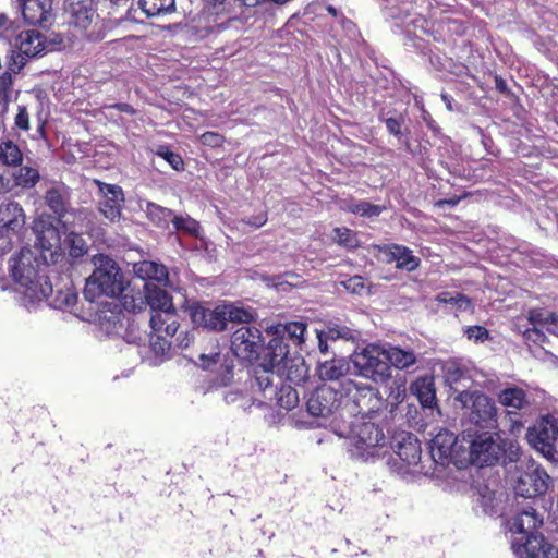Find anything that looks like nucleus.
I'll list each match as a JSON object with an SVG mask.
<instances>
[{"instance_id": "1", "label": "nucleus", "mask_w": 558, "mask_h": 558, "mask_svg": "<svg viewBox=\"0 0 558 558\" xmlns=\"http://www.w3.org/2000/svg\"><path fill=\"white\" fill-rule=\"evenodd\" d=\"M52 266L56 265L44 260L36 251L22 248L10 258L9 272L31 302H39L51 292L49 269Z\"/></svg>"}, {"instance_id": "2", "label": "nucleus", "mask_w": 558, "mask_h": 558, "mask_svg": "<svg viewBox=\"0 0 558 558\" xmlns=\"http://www.w3.org/2000/svg\"><path fill=\"white\" fill-rule=\"evenodd\" d=\"M363 416H352L349 414L345 417L344 412L336 416L331 423V430L340 438L348 439L355 448L352 456L361 459H367L373 456V450L377 447H384L386 444V436L383 428Z\"/></svg>"}, {"instance_id": "3", "label": "nucleus", "mask_w": 558, "mask_h": 558, "mask_svg": "<svg viewBox=\"0 0 558 558\" xmlns=\"http://www.w3.org/2000/svg\"><path fill=\"white\" fill-rule=\"evenodd\" d=\"M94 270L86 278L83 291L85 300L90 303L97 302L98 298L105 295L117 298L126 290L128 281L118 263L106 254H96L92 257Z\"/></svg>"}, {"instance_id": "4", "label": "nucleus", "mask_w": 558, "mask_h": 558, "mask_svg": "<svg viewBox=\"0 0 558 558\" xmlns=\"http://www.w3.org/2000/svg\"><path fill=\"white\" fill-rule=\"evenodd\" d=\"M306 328V324L302 322H289L269 327L267 332L274 337L266 347L264 345L263 362L267 363L272 369L282 366L303 344Z\"/></svg>"}, {"instance_id": "5", "label": "nucleus", "mask_w": 558, "mask_h": 558, "mask_svg": "<svg viewBox=\"0 0 558 558\" xmlns=\"http://www.w3.org/2000/svg\"><path fill=\"white\" fill-rule=\"evenodd\" d=\"M464 440L466 446L465 466L470 463L484 465H494L500 462L506 453V444L501 436L492 432V429H464Z\"/></svg>"}, {"instance_id": "6", "label": "nucleus", "mask_w": 558, "mask_h": 558, "mask_svg": "<svg viewBox=\"0 0 558 558\" xmlns=\"http://www.w3.org/2000/svg\"><path fill=\"white\" fill-rule=\"evenodd\" d=\"M456 407L463 410L470 426L484 430L497 428V408L493 399L480 390H464L453 396Z\"/></svg>"}, {"instance_id": "7", "label": "nucleus", "mask_w": 558, "mask_h": 558, "mask_svg": "<svg viewBox=\"0 0 558 558\" xmlns=\"http://www.w3.org/2000/svg\"><path fill=\"white\" fill-rule=\"evenodd\" d=\"M511 480L515 495L524 498L544 495L553 482L547 472L532 459L520 462Z\"/></svg>"}, {"instance_id": "8", "label": "nucleus", "mask_w": 558, "mask_h": 558, "mask_svg": "<svg viewBox=\"0 0 558 558\" xmlns=\"http://www.w3.org/2000/svg\"><path fill=\"white\" fill-rule=\"evenodd\" d=\"M464 430L460 436L448 429H441L429 444V453L435 463L448 465L453 463L457 468L465 466L466 446Z\"/></svg>"}, {"instance_id": "9", "label": "nucleus", "mask_w": 558, "mask_h": 558, "mask_svg": "<svg viewBox=\"0 0 558 558\" xmlns=\"http://www.w3.org/2000/svg\"><path fill=\"white\" fill-rule=\"evenodd\" d=\"M342 393L350 401L347 405L348 410H342L345 417L349 414L352 416L369 417L384 405V400L376 388L357 384L351 379L342 384Z\"/></svg>"}, {"instance_id": "10", "label": "nucleus", "mask_w": 558, "mask_h": 558, "mask_svg": "<svg viewBox=\"0 0 558 558\" xmlns=\"http://www.w3.org/2000/svg\"><path fill=\"white\" fill-rule=\"evenodd\" d=\"M36 235L35 250L45 260L57 265L65 258L60 242V230L50 216H40L33 223Z\"/></svg>"}, {"instance_id": "11", "label": "nucleus", "mask_w": 558, "mask_h": 558, "mask_svg": "<svg viewBox=\"0 0 558 558\" xmlns=\"http://www.w3.org/2000/svg\"><path fill=\"white\" fill-rule=\"evenodd\" d=\"M351 361L357 373L375 383H384L391 377V367L386 360L385 349L367 345L361 352H354Z\"/></svg>"}, {"instance_id": "12", "label": "nucleus", "mask_w": 558, "mask_h": 558, "mask_svg": "<svg viewBox=\"0 0 558 558\" xmlns=\"http://www.w3.org/2000/svg\"><path fill=\"white\" fill-rule=\"evenodd\" d=\"M529 442L548 461L558 462V414L544 417L537 426L527 432Z\"/></svg>"}, {"instance_id": "13", "label": "nucleus", "mask_w": 558, "mask_h": 558, "mask_svg": "<svg viewBox=\"0 0 558 558\" xmlns=\"http://www.w3.org/2000/svg\"><path fill=\"white\" fill-rule=\"evenodd\" d=\"M264 350L262 331L254 326H241L231 336V348L235 356L252 363L260 357Z\"/></svg>"}, {"instance_id": "14", "label": "nucleus", "mask_w": 558, "mask_h": 558, "mask_svg": "<svg viewBox=\"0 0 558 558\" xmlns=\"http://www.w3.org/2000/svg\"><path fill=\"white\" fill-rule=\"evenodd\" d=\"M44 184L46 186L43 196L44 203L57 217L58 223L66 231L68 220L65 218L75 213L71 205V189L56 180H45Z\"/></svg>"}, {"instance_id": "15", "label": "nucleus", "mask_w": 558, "mask_h": 558, "mask_svg": "<svg viewBox=\"0 0 558 558\" xmlns=\"http://www.w3.org/2000/svg\"><path fill=\"white\" fill-rule=\"evenodd\" d=\"M342 391L328 385L317 387L306 401L307 412L315 417H328L340 407Z\"/></svg>"}, {"instance_id": "16", "label": "nucleus", "mask_w": 558, "mask_h": 558, "mask_svg": "<svg viewBox=\"0 0 558 558\" xmlns=\"http://www.w3.org/2000/svg\"><path fill=\"white\" fill-rule=\"evenodd\" d=\"M102 199L98 202V209L110 222H117L122 216V207L125 202L124 192L117 184L96 181Z\"/></svg>"}, {"instance_id": "17", "label": "nucleus", "mask_w": 558, "mask_h": 558, "mask_svg": "<svg viewBox=\"0 0 558 558\" xmlns=\"http://www.w3.org/2000/svg\"><path fill=\"white\" fill-rule=\"evenodd\" d=\"M512 548L518 558H553L557 557V548L548 544L541 533L521 536Z\"/></svg>"}, {"instance_id": "18", "label": "nucleus", "mask_w": 558, "mask_h": 558, "mask_svg": "<svg viewBox=\"0 0 558 558\" xmlns=\"http://www.w3.org/2000/svg\"><path fill=\"white\" fill-rule=\"evenodd\" d=\"M189 312L191 320L195 326L216 332L226 330L222 304L211 308L195 302L190 305Z\"/></svg>"}, {"instance_id": "19", "label": "nucleus", "mask_w": 558, "mask_h": 558, "mask_svg": "<svg viewBox=\"0 0 558 558\" xmlns=\"http://www.w3.org/2000/svg\"><path fill=\"white\" fill-rule=\"evenodd\" d=\"M542 524L543 515L532 506L523 507L508 521L510 531L521 536L537 533V529Z\"/></svg>"}, {"instance_id": "20", "label": "nucleus", "mask_w": 558, "mask_h": 558, "mask_svg": "<svg viewBox=\"0 0 558 558\" xmlns=\"http://www.w3.org/2000/svg\"><path fill=\"white\" fill-rule=\"evenodd\" d=\"M143 289L146 306L150 307L151 314L175 312L172 298L166 290L154 282H145Z\"/></svg>"}, {"instance_id": "21", "label": "nucleus", "mask_w": 558, "mask_h": 558, "mask_svg": "<svg viewBox=\"0 0 558 558\" xmlns=\"http://www.w3.org/2000/svg\"><path fill=\"white\" fill-rule=\"evenodd\" d=\"M25 214L16 201L9 199L0 205V228L17 234L25 225Z\"/></svg>"}, {"instance_id": "22", "label": "nucleus", "mask_w": 558, "mask_h": 558, "mask_svg": "<svg viewBox=\"0 0 558 558\" xmlns=\"http://www.w3.org/2000/svg\"><path fill=\"white\" fill-rule=\"evenodd\" d=\"M316 372L320 380L337 381L350 372V364L345 357L332 355L328 359H319Z\"/></svg>"}, {"instance_id": "23", "label": "nucleus", "mask_w": 558, "mask_h": 558, "mask_svg": "<svg viewBox=\"0 0 558 558\" xmlns=\"http://www.w3.org/2000/svg\"><path fill=\"white\" fill-rule=\"evenodd\" d=\"M24 20L33 25H43L50 15L51 0H16Z\"/></svg>"}, {"instance_id": "24", "label": "nucleus", "mask_w": 558, "mask_h": 558, "mask_svg": "<svg viewBox=\"0 0 558 558\" xmlns=\"http://www.w3.org/2000/svg\"><path fill=\"white\" fill-rule=\"evenodd\" d=\"M387 257V263H396V267L401 270L414 271L420 266V258L412 254L407 246L399 244H389L380 247Z\"/></svg>"}, {"instance_id": "25", "label": "nucleus", "mask_w": 558, "mask_h": 558, "mask_svg": "<svg viewBox=\"0 0 558 558\" xmlns=\"http://www.w3.org/2000/svg\"><path fill=\"white\" fill-rule=\"evenodd\" d=\"M393 448L398 457L408 465H416L421 460V444L416 436L410 433L399 434Z\"/></svg>"}, {"instance_id": "26", "label": "nucleus", "mask_w": 558, "mask_h": 558, "mask_svg": "<svg viewBox=\"0 0 558 558\" xmlns=\"http://www.w3.org/2000/svg\"><path fill=\"white\" fill-rule=\"evenodd\" d=\"M442 369L445 384L454 396L459 395L460 391L470 390L473 380L466 368L454 362H449L444 365Z\"/></svg>"}, {"instance_id": "27", "label": "nucleus", "mask_w": 558, "mask_h": 558, "mask_svg": "<svg viewBox=\"0 0 558 558\" xmlns=\"http://www.w3.org/2000/svg\"><path fill=\"white\" fill-rule=\"evenodd\" d=\"M68 12L70 14L69 23L83 31H86L98 19L93 0L71 2Z\"/></svg>"}, {"instance_id": "28", "label": "nucleus", "mask_w": 558, "mask_h": 558, "mask_svg": "<svg viewBox=\"0 0 558 558\" xmlns=\"http://www.w3.org/2000/svg\"><path fill=\"white\" fill-rule=\"evenodd\" d=\"M274 373H276V369L262 362L253 369V377L251 379L252 389L258 390L268 400L274 399L277 390V386L274 385Z\"/></svg>"}, {"instance_id": "29", "label": "nucleus", "mask_w": 558, "mask_h": 558, "mask_svg": "<svg viewBox=\"0 0 558 558\" xmlns=\"http://www.w3.org/2000/svg\"><path fill=\"white\" fill-rule=\"evenodd\" d=\"M410 391L417 398L424 409L434 410L437 408L436 388L433 376L416 378L411 384Z\"/></svg>"}, {"instance_id": "30", "label": "nucleus", "mask_w": 558, "mask_h": 558, "mask_svg": "<svg viewBox=\"0 0 558 558\" xmlns=\"http://www.w3.org/2000/svg\"><path fill=\"white\" fill-rule=\"evenodd\" d=\"M19 51L28 59L38 57L46 49V39L38 31H24L17 36Z\"/></svg>"}, {"instance_id": "31", "label": "nucleus", "mask_w": 558, "mask_h": 558, "mask_svg": "<svg viewBox=\"0 0 558 558\" xmlns=\"http://www.w3.org/2000/svg\"><path fill=\"white\" fill-rule=\"evenodd\" d=\"M77 292L73 288L72 282H65L62 287L53 290L51 284V292L47 293L43 300L47 301L48 305L57 310L72 308L77 302Z\"/></svg>"}, {"instance_id": "32", "label": "nucleus", "mask_w": 558, "mask_h": 558, "mask_svg": "<svg viewBox=\"0 0 558 558\" xmlns=\"http://www.w3.org/2000/svg\"><path fill=\"white\" fill-rule=\"evenodd\" d=\"M276 373L286 376L293 384L304 383L308 378V367L304 359L296 352L282 366L276 369Z\"/></svg>"}, {"instance_id": "33", "label": "nucleus", "mask_w": 558, "mask_h": 558, "mask_svg": "<svg viewBox=\"0 0 558 558\" xmlns=\"http://www.w3.org/2000/svg\"><path fill=\"white\" fill-rule=\"evenodd\" d=\"M135 275L146 280L166 282L168 280L167 267L153 260H143L134 265Z\"/></svg>"}, {"instance_id": "34", "label": "nucleus", "mask_w": 558, "mask_h": 558, "mask_svg": "<svg viewBox=\"0 0 558 558\" xmlns=\"http://www.w3.org/2000/svg\"><path fill=\"white\" fill-rule=\"evenodd\" d=\"M149 325L154 332H160L168 339L173 338L179 329V323L175 319V312L168 314H150Z\"/></svg>"}, {"instance_id": "35", "label": "nucleus", "mask_w": 558, "mask_h": 558, "mask_svg": "<svg viewBox=\"0 0 558 558\" xmlns=\"http://www.w3.org/2000/svg\"><path fill=\"white\" fill-rule=\"evenodd\" d=\"M65 240L64 244L69 251V258L72 260V264H76L80 262L82 257H84L88 252V245L86 240L82 234L70 231L69 229L65 231Z\"/></svg>"}, {"instance_id": "36", "label": "nucleus", "mask_w": 558, "mask_h": 558, "mask_svg": "<svg viewBox=\"0 0 558 558\" xmlns=\"http://www.w3.org/2000/svg\"><path fill=\"white\" fill-rule=\"evenodd\" d=\"M388 365L399 369L408 368L416 363V355L412 350H403L399 347H389L385 349Z\"/></svg>"}, {"instance_id": "37", "label": "nucleus", "mask_w": 558, "mask_h": 558, "mask_svg": "<svg viewBox=\"0 0 558 558\" xmlns=\"http://www.w3.org/2000/svg\"><path fill=\"white\" fill-rule=\"evenodd\" d=\"M145 214L148 220L160 229L168 228L169 223L172 222L173 219V211L171 209L153 202H147Z\"/></svg>"}, {"instance_id": "38", "label": "nucleus", "mask_w": 558, "mask_h": 558, "mask_svg": "<svg viewBox=\"0 0 558 558\" xmlns=\"http://www.w3.org/2000/svg\"><path fill=\"white\" fill-rule=\"evenodd\" d=\"M322 332L324 337L329 339L331 343L337 344L339 340L343 341H352L354 342L357 339V332L354 329L349 328L345 325L330 323L328 324Z\"/></svg>"}, {"instance_id": "39", "label": "nucleus", "mask_w": 558, "mask_h": 558, "mask_svg": "<svg viewBox=\"0 0 558 558\" xmlns=\"http://www.w3.org/2000/svg\"><path fill=\"white\" fill-rule=\"evenodd\" d=\"M238 359L232 351H227L220 359L218 366L213 371H216L217 381L222 386H228L233 380L234 375V361Z\"/></svg>"}, {"instance_id": "40", "label": "nucleus", "mask_w": 558, "mask_h": 558, "mask_svg": "<svg viewBox=\"0 0 558 558\" xmlns=\"http://www.w3.org/2000/svg\"><path fill=\"white\" fill-rule=\"evenodd\" d=\"M378 120L386 125L388 133L399 141L405 136L409 131L405 125V118L402 113H396L388 117L383 110L378 114Z\"/></svg>"}, {"instance_id": "41", "label": "nucleus", "mask_w": 558, "mask_h": 558, "mask_svg": "<svg viewBox=\"0 0 558 558\" xmlns=\"http://www.w3.org/2000/svg\"><path fill=\"white\" fill-rule=\"evenodd\" d=\"M138 5L148 17L175 11L174 0H140Z\"/></svg>"}, {"instance_id": "42", "label": "nucleus", "mask_w": 558, "mask_h": 558, "mask_svg": "<svg viewBox=\"0 0 558 558\" xmlns=\"http://www.w3.org/2000/svg\"><path fill=\"white\" fill-rule=\"evenodd\" d=\"M226 318V329L229 323L250 324L254 320V313L243 307H238L231 303L222 304Z\"/></svg>"}, {"instance_id": "43", "label": "nucleus", "mask_w": 558, "mask_h": 558, "mask_svg": "<svg viewBox=\"0 0 558 558\" xmlns=\"http://www.w3.org/2000/svg\"><path fill=\"white\" fill-rule=\"evenodd\" d=\"M525 392L518 387L506 388L498 395L499 402L509 408L522 409L526 403Z\"/></svg>"}, {"instance_id": "44", "label": "nucleus", "mask_w": 558, "mask_h": 558, "mask_svg": "<svg viewBox=\"0 0 558 558\" xmlns=\"http://www.w3.org/2000/svg\"><path fill=\"white\" fill-rule=\"evenodd\" d=\"M149 344L155 355L163 359H170L172 356L173 341H170L162 333L151 330Z\"/></svg>"}, {"instance_id": "45", "label": "nucleus", "mask_w": 558, "mask_h": 558, "mask_svg": "<svg viewBox=\"0 0 558 558\" xmlns=\"http://www.w3.org/2000/svg\"><path fill=\"white\" fill-rule=\"evenodd\" d=\"M274 399H276V402L280 408L289 411L298 405L299 393L296 389L292 388L290 385L282 386L279 390H276Z\"/></svg>"}, {"instance_id": "46", "label": "nucleus", "mask_w": 558, "mask_h": 558, "mask_svg": "<svg viewBox=\"0 0 558 558\" xmlns=\"http://www.w3.org/2000/svg\"><path fill=\"white\" fill-rule=\"evenodd\" d=\"M22 161V153L12 141L0 144V162L7 166H17Z\"/></svg>"}, {"instance_id": "47", "label": "nucleus", "mask_w": 558, "mask_h": 558, "mask_svg": "<svg viewBox=\"0 0 558 558\" xmlns=\"http://www.w3.org/2000/svg\"><path fill=\"white\" fill-rule=\"evenodd\" d=\"M223 353L220 350L219 343L214 341L211 349L208 352H202L198 355L199 366L205 371H213L218 366Z\"/></svg>"}, {"instance_id": "48", "label": "nucleus", "mask_w": 558, "mask_h": 558, "mask_svg": "<svg viewBox=\"0 0 558 558\" xmlns=\"http://www.w3.org/2000/svg\"><path fill=\"white\" fill-rule=\"evenodd\" d=\"M17 185L24 189L34 187L40 180L39 171L35 168L23 166L19 169V173L15 174Z\"/></svg>"}, {"instance_id": "49", "label": "nucleus", "mask_w": 558, "mask_h": 558, "mask_svg": "<svg viewBox=\"0 0 558 558\" xmlns=\"http://www.w3.org/2000/svg\"><path fill=\"white\" fill-rule=\"evenodd\" d=\"M125 291L126 292L123 296V306L126 311L136 313L146 308L144 292H134L133 290L128 291V289Z\"/></svg>"}, {"instance_id": "50", "label": "nucleus", "mask_w": 558, "mask_h": 558, "mask_svg": "<svg viewBox=\"0 0 558 558\" xmlns=\"http://www.w3.org/2000/svg\"><path fill=\"white\" fill-rule=\"evenodd\" d=\"M333 233V239L338 244L347 248H355L359 246V240L354 231L348 228H336Z\"/></svg>"}, {"instance_id": "51", "label": "nucleus", "mask_w": 558, "mask_h": 558, "mask_svg": "<svg viewBox=\"0 0 558 558\" xmlns=\"http://www.w3.org/2000/svg\"><path fill=\"white\" fill-rule=\"evenodd\" d=\"M522 337L529 347L533 344L543 348L547 342V337L543 328L526 327L522 331Z\"/></svg>"}, {"instance_id": "52", "label": "nucleus", "mask_w": 558, "mask_h": 558, "mask_svg": "<svg viewBox=\"0 0 558 558\" xmlns=\"http://www.w3.org/2000/svg\"><path fill=\"white\" fill-rule=\"evenodd\" d=\"M172 223L178 231L185 232L190 235H197L198 233L199 225L190 216L184 217L173 215Z\"/></svg>"}, {"instance_id": "53", "label": "nucleus", "mask_w": 558, "mask_h": 558, "mask_svg": "<svg viewBox=\"0 0 558 558\" xmlns=\"http://www.w3.org/2000/svg\"><path fill=\"white\" fill-rule=\"evenodd\" d=\"M437 301L445 304H454L460 310H466L470 306L469 298L461 293L441 292L437 295Z\"/></svg>"}, {"instance_id": "54", "label": "nucleus", "mask_w": 558, "mask_h": 558, "mask_svg": "<svg viewBox=\"0 0 558 558\" xmlns=\"http://www.w3.org/2000/svg\"><path fill=\"white\" fill-rule=\"evenodd\" d=\"M351 210L352 213L359 214L363 217H377L381 214L383 207L367 202H360L353 205Z\"/></svg>"}, {"instance_id": "55", "label": "nucleus", "mask_w": 558, "mask_h": 558, "mask_svg": "<svg viewBox=\"0 0 558 558\" xmlns=\"http://www.w3.org/2000/svg\"><path fill=\"white\" fill-rule=\"evenodd\" d=\"M28 58L22 54L20 51L15 52L14 50H11V54L9 56L8 60V70L7 72L12 73H20V71L24 68L26 64Z\"/></svg>"}, {"instance_id": "56", "label": "nucleus", "mask_w": 558, "mask_h": 558, "mask_svg": "<svg viewBox=\"0 0 558 558\" xmlns=\"http://www.w3.org/2000/svg\"><path fill=\"white\" fill-rule=\"evenodd\" d=\"M158 155L168 161L174 170L183 169L184 162L182 157L179 154L171 151L168 147H160Z\"/></svg>"}, {"instance_id": "57", "label": "nucleus", "mask_w": 558, "mask_h": 558, "mask_svg": "<svg viewBox=\"0 0 558 558\" xmlns=\"http://www.w3.org/2000/svg\"><path fill=\"white\" fill-rule=\"evenodd\" d=\"M469 340H473L475 343H483L489 338L488 330L483 326H470L464 330Z\"/></svg>"}, {"instance_id": "58", "label": "nucleus", "mask_w": 558, "mask_h": 558, "mask_svg": "<svg viewBox=\"0 0 558 558\" xmlns=\"http://www.w3.org/2000/svg\"><path fill=\"white\" fill-rule=\"evenodd\" d=\"M318 338V349L320 353L319 359H328L336 354V344L331 343L329 339L324 337L322 330L317 333Z\"/></svg>"}, {"instance_id": "59", "label": "nucleus", "mask_w": 558, "mask_h": 558, "mask_svg": "<svg viewBox=\"0 0 558 558\" xmlns=\"http://www.w3.org/2000/svg\"><path fill=\"white\" fill-rule=\"evenodd\" d=\"M550 314L551 312H544L542 310L534 308L529 312L527 320L532 327L544 329Z\"/></svg>"}, {"instance_id": "60", "label": "nucleus", "mask_w": 558, "mask_h": 558, "mask_svg": "<svg viewBox=\"0 0 558 558\" xmlns=\"http://www.w3.org/2000/svg\"><path fill=\"white\" fill-rule=\"evenodd\" d=\"M506 453L501 458L500 461H502L504 464H507L508 462H522L523 460H520L521 450L518 445L513 444L512 441H506Z\"/></svg>"}, {"instance_id": "61", "label": "nucleus", "mask_w": 558, "mask_h": 558, "mask_svg": "<svg viewBox=\"0 0 558 558\" xmlns=\"http://www.w3.org/2000/svg\"><path fill=\"white\" fill-rule=\"evenodd\" d=\"M12 84V74L10 72L4 71L0 75V99H2L4 102L9 101L10 99Z\"/></svg>"}, {"instance_id": "62", "label": "nucleus", "mask_w": 558, "mask_h": 558, "mask_svg": "<svg viewBox=\"0 0 558 558\" xmlns=\"http://www.w3.org/2000/svg\"><path fill=\"white\" fill-rule=\"evenodd\" d=\"M14 125L20 130L27 131L29 129V116L26 107L19 106L17 113L14 118Z\"/></svg>"}, {"instance_id": "63", "label": "nucleus", "mask_w": 558, "mask_h": 558, "mask_svg": "<svg viewBox=\"0 0 558 558\" xmlns=\"http://www.w3.org/2000/svg\"><path fill=\"white\" fill-rule=\"evenodd\" d=\"M201 141L204 145L219 147L223 143V137L216 132H205L202 134Z\"/></svg>"}, {"instance_id": "64", "label": "nucleus", "mask_w": 558, "mask_h": 558, "mask_svg": "<svg viewBox=\"0 0 558 558\" xmlns=\"http://www.w3.org/2000/svg\"><path fill=\"white\" fill-rule=\"evenodd\" d=\"M194 331H181L179 336L175 338V342H173V345H175L179 349H186L190 347V344L194 341Z\"/></svg>"}]
</instances>
